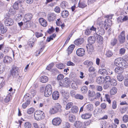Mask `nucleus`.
Instances as JSON below:
<instances>
[{"instance_id": "obj_1", "label": "nucleus", "mask_w": 128, "mask_h": 128, "mask_svg": "<svg viewBox=\"0 0 128 128\" xmlns=\"http://www.w3.org/2000/svg\"><path fill=\"white\" fill-rule=\"evenodd\" d=\"M34 117V119L36 120H41L44 118L45 115L44 113L41 110L35 111Z\"/></svg>"}, {"instance_id": "obj_2", "label": "nucleus", "mask_w": 128, "mask_h": 128, "mask_svg": "<svg viewBox=\"0 0 128 128\" xmlns=\"http://www.w3.org/2000/svg\"><path fill=\"white\" fill-rule=\"evenodd\" d=\"M61 110V106L59 103H57L50 108V112L52 114H54Z\"/></svg>"}, {"instance_id": "obj_3", "label": "nucleus", "mask_w": 128, "mask_h": 128, "mask_svg": "<svg viewBox=\"0 0 128 128\" xmlns=\"http://www.w3.org/2000/svg\"><path fill=\"white\" fill-rule=\"evenodd\" d=\"M104 22L102 21L100 22L99 25V26H98V31L96 34H98L101 35H104L105 33L104 30L103 28L104 27L106 26V24H103Z\"/></svg>"}, {"instance_id": "obj_4", "label": "nucleus", "mask_w": 128, "mask_h": 128, "mask_svg": "<svg viewBox=\"0 0 128 128\" xmlns=\"http://www.w3.org/2000/svg\"><path fill=\"white\" fill-rule=\"evenodd\" d=\"M52 88L50 84L47 85L46 86L44 94L46 97H49L52 93Z\"/></svg>"}, {"instance_id": "obj_5", "label": "nucleus", "mask_w": 128, "mask_h": 128, "mask_svg": "<svg viewBox=\"0 0 128 128\" xmlns=\"http://www.w3.org/2000/svg\"><path fill=\"white\" fill-rule=\"evenodd\" d=\"M18 68L17 67L14 66L12 68L10 73L13 78H16L18 76Z\"/></svg>"}, {"instance_id": "obj_6", "label": "nucleus", "mask_w": 128, "mask_h": 128, "mask_svg": "<svg viewBox=\"0 0 128 128\" xmlns=\"http://www.w3.org/2000/svg\"><path fill=\"white\" fill-rule=\"evenodd\" d=\"M124 32L122 31L118 36V39L120 43L122 44L125 41V36Z\"/></svg>"}, {"instance_id": "obj_7", "label": "nucleus", "mask_w": 128, "mask_h": 128, "mask_svg": "<svg viewBox=\"0 0 128 128\" xmlns=\"http://www.w3.org/2000/svg\"><path fill=\"white\" fill-rule=\"evenodd\" d=\"M88 53L89 54H91L94 51V48L92 44H88L86 46Z\"/></svg>"}, {"instance_id": "obj_8", "label": "nucleus", "mask_w": 128, "mask_h": 128, "mask_svg": "<svg viewBox=\"0 0 128 128\" xmlns=\"http://www.w3.org/2000/svg\"><path fill=\"white\" fill-rule=\"evenodd\" d=\"M4 23L5 26H12L14 23V20L12 19L8 18L5 19Z\"/></svg>"}, {"instance_id": "obj_9", "label": "nucleus", "mask_w": 128, "mask_h": 128, "mask_svg": "<svg viewBox=\"0 0 128 128\" xmlns=\"http://www.w3.org/2000/svg\"><path fill=\"white\" fill-rule=\"evenodd\" d=\"M61 122V120L60 118H56L52 120V123L53 125L58 126L60 124Z\"/></svg>"}, {"instance_id": "obj_10", "label": "nucleus", "mask_w": 128, "mask_h": 128, "mask_svg": "<svg viewBox=\"0 0 128 128\" xmlns=\"http://www.w3.org/2000/svg\"><path fill=\"white\" fill-rule=\"evenodd\" d=\"M69 97L68 94L67 93H64L62 95V102L64 104H66L68 101V98Z\"/></svg>"}, {"instance_id": "obj_11", "label": "nucleus", "mask_w": 128, "mask_h": 128, "mask_svg": "<svg viewBox=\"0 0 128 128\" xmlns=\"http://www.w3.org/2000/svg\"><path fill=\"white\" fill-rule=\"evenodd\" d=\"M47 18L49 22L53 21L56 18V15L53 13L49 14L48 15Z\"/></svg>"}, {"instance_id": "obj_12", "label": "nucleus", "mask_w": 128, "mask_h": 128, "mask_svg": "<svg viewBox=\"0 0 128 128\" xmlns=\"http://www.w3.org/2000/svg\"><path fill=\"white\" fill-rule=\"evenodd\" d=\"M85 54V51L83 48H79L76 50V54L78 56H82L84 55Z\"/></svg>"}, {"instance_id": "obj_13", "label": "nucleus", "mask_w": 128, "mask_h": 128, "mask_svg": "<svg viewBox=\"0 0 128 128\" xmlns=\"http://www.w3.org/2000/svg\"><path fill=\"white\" fill-rule=\"evenodd\" d=\"M86 0H80L78 3V6L81 8H84L87 6L86 4Z\"/></svg>"}, {"instance_id": "obj_14", "label": "nucleus", "mask_w": 128, "mask_h": 128, "mask_svg": "<svg viewBox=\"0 0 128 128\" xmlns=\"http://www.w3.org/2000/svg\"><path fill=\"white\" fill-rule=\"evenodd\" d=\"M70 82V79L68 78H65L63 80L64 84L66 87H69Z\"/></svg>"}, {"instance_id": "obj_15", "label": "nucleus", "mask_w": 128, "mask_h": 128, "mask_svg": "<svg viewBox=\"0 0 128 128\" xmlns=\"http://www.w3.org/2000/svg\"><path fill=\"white\" fill-rule=\"evenodd\" d=\"M108 70L109 71V69L108 68H107L106 70L104 69H100L99 71V72L103 76H106L108 74Z\"/></svg>"}, {"instance_id": "obj_16", "label": "nucleus", "mask_w": 128, "mask_h": 128, "mask_svg": "<svg viewBox=\"0 0 128 128\" xmlns=\"http://www.w3.org/2000/svg\"><path fill=\"white\" fill-rule=\"evenodd\" d=\"M84 42V39L82 38H80L74 41V43L77 46H80Z\"/></svg>"}, {"instance_id": "obj_17", "label": "nucleus", "mask_w": 128, "mask_h": 128, "mask_svg": "<svg viewBox=\"0 0 128 128\" xmlns=\"http://www.w3.org/2000/svg\"><path fill=\"white\" fill-rule=\"evenodd\" d=\"M7 28L4 27V25L1 24H0V32L2 34H4L6 33L7 31Z\"/></svg>"}, {"instance_id": "obj_18", "label": "nucleus", "mask_w": 128, "mask_h": 128, "mask_svg": "<svg viewBox=\"0 0 128 128\" xmlns=\"http://www.w3.org/2000/svg\"><path fill=\"white\" fill-rule=\"evenodd\" d=\"M115 71L116 73L118 74H122L124 71L123 69L122 68V67L118 66L115 69Z\"/></svg>"}, {"instance_id": "obj_19", "label": "nucleus", "mask_w": 128, "mask_h": 128, "mask_svg": "<svg viewBox=\"0 0 128 128\" xmlns=\"http://www.w3.org/2000/svg\"><path fill=\"white\" fill-rule=\"evenodd\" d=\"M39 21L41 25L44 27H46L47 25V21L43 18L39 19Z\"/></svg>"}, {"instance_id": "obj_20", "label": "nucleus", "mask_w": 128, "mask_h": 128, "mask_svg": "<svg viewBox=\"0 0 128 128\" xmlns=\"http://www.w3.org/2000/svg\"><path fill=\"white\" fill-rule=\"evenodd\" d=\"M22 2V0H19L16 2L13 6L14 9L18 10L19 8V5Z\"/></svg>"}, {"instance_id": "obj_21", "label": "nucleus", "mask_w": 128, "mask_h": 128, "mask_svg": "<svg viewBox=\"0 0 128 128\" xmlns=\"http://www.w3.org/2000/svg\"><path fill=\"white\" fill-rule=\"evenodd\" d=\"M122 59L120 58H118L115 59L114 62V64L116 66H120V64L122 61Z\"/></svg>"}, {"instance_id": "obj_22", "label": "nucleus", "mask_w": 128, "mask_h": 128, "mask_svg": "<svg viewBox=\"0 0 128 128\" xmlns=\"http://www.w3.org/2000/svg\"><path fill=\"white\" fill-rule=\"evenodd\" d=\"M96 82L99 84H102L104 82V78L103 76H99L97 78Z\"/></svg>"}, {"instance_id": "obj_23", "label": "nucleus", "mask_w": 128, "mask_h": 128, "mask_svg": "<svg viewBox=\"0 0 128 128\" xmlns=\"http://www.w3.org/2000/svg\"><path fill=\"white\" fill-rule=\"evenodd\" d=\"M12 58L10 57L6 56L4 58V63L6 64L10 63L12 60Z\"/></svg>"}, {"instance_id": "obj_24", "label": "nucleus", "mask_w": 128, "mask_h": 128, "mask_svg": "<svg viewBox=\"0 0 128 128\" xmlns=\"http://www.w3.org/2000/svg\"><path fill=\"white\" fill-rule=\"evenodd\" d=\"M52 97L54 100H57L59 97V92L57 91H54L52 94Z\"/></svg>"}, {"instance_id": "obj_25", "label": "nucleus", "mask_w": 128, "mask_h": 128, "mask_svg": "<svg viewBox=\"0 0 128 128\" xmlns=\"http://www.w3.org/2000/svg\"><path fill=\"white\" fill-rule=\"evenodd\" d=\"M48 80V78L45 76H43L40 78V81L42 83H45L47 82Z\"/></svg>"}, {"instance_id": "obj_26", "label": "nucleus", "mask_w": 128, "mask_h": 128, "mask_svg": "<svg viewBox=\"0 0 128 128\" xmlns=\"http://www.w3.org/2000/svg\"><path fill=\"white\" fill-rule=\"evenodd\" d=\"M120 66L122 67L123 69L127 68L128 66V64L125 60H122L121 64H120Z\"/></svg>"}, {"instance_id": "obj_27", "label": "nucleus", "mask_w": 128, "mask_h": 128, "mask_svg": "<svg viewBox=\"0 0 128 128\" xmlns=\"http://www.w3.org/2000/svg\"><path fill=\"white\" fill-rule=\"evenodd\" d=\"M88 44H92L94 43L95 39L93 36H90L88 38Z\"/></svg>"}, {"instance_id": "obj_28", "label": "nucleus", "mask_w": 128, "mask_h": 128, "mask_svg": "<svg viewBox=\"0 0 128 128\" xmlns=\"http://www.w3.org/2000/svg\"><path fill=\"white\" fill-rule=\"evenodd\" d=\"M85 65H87V68H88L92 65L93 64L92 62L88 60H86L83 63Z\"/></svg>"}, {"instance_id": "obj_29", "label": "nucleus", "mask_w": 128, "mask_h": 128, "mask_svg": "<svg viewBox=\"0 0 128 128\" xmlns=\"http://www.w3.org/2000/svg\"><path fill=\"white\" fill-rule=\"evenodd\" d=\"M74 45L73 44L69 46L67 49L68 54L71 53L74 48Z\"/></svg>"}, {"instance_id": "obj_30", "label": "nucleus", "mask_w": 128, "mask_h": 128, "mask_svg": "<svg viewBox=\"0 0 128 128\" xmlns=\"http://www.w3.org/2000/svg\"><path fill=\"white\" fill-rule=\"evenodd\" d=\"M92 116V114L90 113H87L82 114V118L83 119H86L90 118Z\"/></svg>"}, {"instance_id": "obj_31", "label": "nucleus", "mask_w": 128, "mask_h": 128, "mask_svg": "<svg viewBox=\"0 0 128 128\" xmlns=\"http://www.w3.org/2000/svg\"><path fill=\"white\" fill-rule=\"evenodd\" d=\"M128 108L126 106L120 107L119 108V110L121 113L123 114L126 111Z\"/></svg>"}, {"instance_id": "obj_32", "label": "nucleus", "mask_w": 128, "mask_h": 128, "mask_svg": "<svg viewBox=\"0 0 128 128\" xmlns=\"http://www.w3.org/2000/svg\"><path fill=\"white\" fill-rule=\"evenodd\" d=\"M81 91L82 93L85 94L88 90V88L86 86H84L81 88Z\"/></svg>"}, {"instance_id": "obj_33", "label": "nucleus", "mask_w": 128, "mask_h": 128, "mask_svg": "<svg viewBox=\"0 0 128 128\" xmlns=\"http://www.w3.org/2000/svg\"><path fill=\"white\" fill-rule=\"evenodd\" d=\"M117 91V89L116 88L113 87L110 90V94L111 95H114L116 93Z\"/></svg>"}, {"instance_id": "obj_34", "label": "nucleus", "mask_w": 128, "mask_h": 128, "mask_svg": "<svg viewBox=\"0 0 128 128\" xmlns=\"http://www.w3.org/2000/svg\"><path fill=\"white\" fill-rule=\"evenodd\" d=\"M68 15V12L66 10L63 11L62 13V16L63 18L67 17Z\"/></svg>"}, {"instance_id": "obj_35", "label": "nucleus", "mask_w": 128, "mask_h": 128, "mask_svg": "<svg viewBox=\"0 0 128 128\" xmlns=\"http://www.w3.org/2000/svg\"><path fill=\"white\" fill-rule=\"evenodd\" d=\"M78 108L76 106H73L71 110V112L74 113H76L78 112Z\"/></svg>"}, {"instance_id": "obj_36", "label": "nucleus", "mask_w": 128, "mask_h": 128, "mask_svg": "<svg viewBox=\"0 0 128 128\" xmlns=\"http://www.w3.org/2000/svg\"><path fill=\"white\" fill-rule=\"evenodd\" d=\"M113 54V53L110 50H107L105 54L106 57L110 58L111 57Z\"/></svg>"}, {"instance_id": "obj_37", "label": "nucleus", "mask_w": 128, "mask_h": 128, "mask_svg": "<svg viewBox=\"0 0 128 128\" xmlns=\"http://www.w3.org/2000/svg\"><path fill=\"white\" fill-rule=\"evenodd\" d=\"M75 116L72 114H70L69 116V120L71 122H73L75 120Z\"/></svg>"}, {"instance_id": "obj_38", "label": "nucleus", "mask_w": 128, "mask_h": 128, "mask_svg": "<svg viewBox=\"0 0 128 128\" xmlns=\"http://www.w3.org/2000/svg\"><path fill=\"white\" fill-rule=\"evenodd\" d=\"M82 125V123L79 121H76L74 124L75 126L77 128L81 127Z\"/></svg>"}, {"instance_id": "obj_39", "label": "nucleus", "mask_w": 128, "mask_h": 128, "mask_svg": "<svg viewBox=\"0 0 128 128\" xmlns=\"http://www.w3.org/2000/svg\"><path fill=\"white\" fill-rule=\"evenodd\" d=\"M109 84L112 86H116L117 84V82L115 79L112 78V79L111 81H110Z\"/></svg>"}, {"instance_id": "obj_40", "label": "nucleus", "mask_w": 128, "mask_h": 128, "mask_svg": "<svg viewBox=\"0 0 128 128\" xmlns=\"http://www.w3.org/2000/svg\"><path fill=\"white\" fill-rule=\"evenodd\" d=\"M104 22L103 23V24H106V26H110L112 24L111 20L110 19H108L107 20H106L104 22Z\"/></svg>"}, {"instance_id": "obj_41", "label": "nucleus", "mask_w": 128, "mask_h": 128, "mask_svg": "<svg viewBox=\"0 0 128 128\" xmlns=\"http://www.w3.org/2000/svg\"><path fill=\"white\" fill-rule=\"evenodd\" d=\"M68 3L67 2L64 1L62 2L60 4V7L64 9L66 8L67 6Z\"/></svg>"}, {"instance_id": "obj_42", "label": "nucleus", "mask_w": 128, "mask_h": 128, "mask_svg": "<svg viewBox=\"0 0 128 128\" xmlns=\"http://www.w3.org/2000/svg\"><path fill=\"white\" fill-rule=\"evenodd\" d=\"M66 106V109L68 110L70 109L73 106V103L72 102H68Z\"/></svg>"}, {"instance_id": "obj_43", "label": "nucleus", "mask_w": 128, "mask_h": 128, "mask_svg": "<svg viewBox=\"0 0 128 128\" xmlns=\"http://www.w3.org/2000/svg\"><path fill=\"white\" fill-rule=\"evenodd\" d=\"M26 100V102L23 104H22V106L23 108H25L26 106L30 104V101L28 100Z\"/></svg>"}, {"instance_id": "obj_44", "label": "nucleus", "mask_w": 128, "mask_h": 128, "mask_svg": "<svg viewBox=\"0 0 128 128\" xmlns=\"http://www.w3.org/2000/svg\"><path fill=\"white\" fill-rule=\"evenodd\" d=\"M11 97V96L10 95H8L4 98V102L6 103L9 102L10 100Z\"/></svg>"}, {"instance_id": "obj_45", "label": "nucleus", "mask_w": 128, "mask_h": 128, "mask_svg": "<svg viewBox=\"0 0 128 128\" xmlns=\"http://www.w3.org/2000/svg\"><path fill=\"white\" fill-rule=\"evenodd\" d=\"M86 108L88 110L92 111L93 110V106L91 104H89L86 106Z\"/></svg>"}, {"instance_id": "obj_46", "label": "nucleus", "mask_w": 128, "mask_h": 128, "mask_svg": "<svg viewBox=\"0 0 128 128\" xmlns=\"http://www.w3.org/2000/svg\"><path fill=\"white\" fill-rule=\"evenodd\" d=\"M56 67L60 69H62L64 68V65L61 63L57 64L56 65Z\"/></svg>"}, {"instance_id": "obj_47", "label": "nucleus", "mask_w": 128, "mask_h": 128, "mask_svg": "<svg viewBox=\"0 0 128 128\" xmlns=\"http://www.w3.org/2000/svg\"><path fill=\"white\" fill-rule=\"evenodd\" d=\"M25 128H31L32 126L31 124L28 122H26L24 124Z\"/></svg>"}, {"instance_id": "obj_48", "label": "nucleus", "mask_w": 128, "mask_h": 128, "mask_svg": "<svg viewBox=\"0 0 128 128\" xmlns=\"http://www.w3.org/2000/svg\"><path fill=\"white\" fill-rule=\"evenodd\" d=\"M75 98L77 99L82 100L83 99L84 97L83 96L80 94H77L75 96Z\"/></svg>"}, {"instance_id": "obj_49", "label": "nucleus", "mask_w": 128, "mask_h": 128, "mask_svg": "<svg viewBox=\"0 0 128 128\" xmlns=\"http://www.w3.org/2000/svg\"><path fill=\"white\" fill-rule=\"evenodd\" d=\"M122 120L124 122H127L128 121V116L126 115H124L122 117Z\"/></svg>"}, {"instance_id": "obj_50", "label": "nucleus", "mask_w": 128, "mask_h": 128, "mask_svg": "<svg viewBox=\"0 0 128 128\" xmlns=\"http://www.w3.org/2000/svg\"><path fill=\"white\" fill-rule=\"evenodd\" d=\"M32 14H27L25 16L26 18V19L27 22H29L32 18Z\"/></svg>"}, {"instance_id": "obj_51", "label": "nucleus", "mask_w": 128, "mask_h": 128, "mask_svg": "<svg viewBox=\"0 0 128 128\" xmlns=\"http://www.w3.org/2000/svg\"><path fill=\"white\" fill-rule=\"evenodd\" d=\"M112 79L111 78L108 76H107L105 78H104V81H106V82L110 83Z\"/></svg>"}, {"instance_id": "obj_52", "label": "nucleus", "mask_w": 128, "mask_h": 128, "mask_svg": "<svg viewBox=\"0 0 128 128\" xmlns=\"http://www.w3.org/2000/svg\"><path fill=\"white\" fill-rule=\"evenodd\" d=\"M117 78L118 81L121 82L123 80L124 77L121 74L117 76Z\"/></svg>"}, {"instance_id": "obj_53", "label": "nucleus", "mask_w": 128, "mask_h": 128, "mask_svg": "<svg viewBox=\"0 0 128 128\" xmlns=\"http://www.w3.org/2000/svg\"><path fill=\"white\" fill-rule=\"evenodd\" d=\"M117 40L116 38H114L112 40L111 42V44L112 45L114 46L117 43Z\"/></svg>"}, {"instance_id": "obj_54", "label": "nucleus", "mask_w": 128, "mask_h": 128, "mask_svg": "<svg viewBox=\"0 0 128 128\" xmlns=\"http://www.w3.org/2000/svg\"><path fill=\"white\" fill-rule=\"evenodd\" d=\"M44 48V46H43L42 48H41L40 50L39 51H38L36 52L34 55L36 56H37L40 53V52H42Z\"/></svg>"}, {"instance_id": "obj_55", "label": "nucleus", "mask_w": 128, "mask_h": 128, "mask_svg": "<svg viewBox=\"0 0 128 128\" xmlns=\"http://www.w3.org/2000/svg\"><path fill=\"white\" fill-rule=\"evenodd\" d=\"M92 31L90 28H87L85 30V33L86 35H90Z\"/></svg>"}, {"instance_id": "obj_56", "label": "nucleus", "mask_w": 128, "mask_h": 128, "mask_svg": "<svg viewBox=\"0 0 128 128\" xmlns=\"http://www.w3.org/2000/svg\"><path fill=\"white\" fill-rule=\"evenodd\" d=\"M9 12L12 15H14L16 13V11L14 9L10 8L9 10Z\"/></svg>"}, {"instance_id": "obj_57", "label": "nucleus", "mask_w": 128, "mask_h": 128, "mask_svg": "<svg viewBox=\"0 0 128 128\" xmlns=\"http://www.w3.org/2000/svg\"><path fill=\"white\" fill-rule=\"evenodd\" d=\"M70 124L67 122H64L63 124V127L64 128H68L70 126Z\"/></svg>"}, {"instance_id": "obj_58", "label": "nucleus", "mask_w": 128, "mask_h": 128, "mask_svg": "<svg viewBox=\"0 0 128 128\" xmlns=\"http://www.w3.org/2000/svg\"><path fill=\"white\" fill-rule=\"evenodd\" d=\"M54 65V64L53 63L50 64L46 67V69L48 70H50L53 67Z\"/></svg>"}, {"instance_id": "obj_59", "label": "nucleus", "mask_w": 128, "mask_h": 128, "mask_svg": "<svg viewBox=\"0 0 128 128\" xmlns=\"http://www.w3.org/2000/svg\"><path fill=\"white\" fill-rule=\"evenodd\" d=\"M96 37H97V39L100 41H102L103 40V37L100 35H98V34H96Z\"/></svg>"}, {"instance_id": "obj_60", "label": "nucleus", "mask_w": 128, "mask_h": 128, "mask_svg": "<svg viewBox=\"0 0 128 128\" xmlns=\"http://www.w3.org/2000/svg\"><path fill=\"white\" fill-rule=\"evenodd\" d=\"M110 85L109 82L107 83L106 82L105 84L103 86V88L104 89H106L110 88Z\"/></svg>"}, {"instance_id": "obj_61", "label": "nucleus", "mask_w": 128, "mask_h": 128, "mask_svg": "<svg viewBox=\"0 0 128 128\" xmlns=\"http://www.w3.org/2000/svg\"><path fill=\"white\" fill-rule=\"evenodd\" d=\"M22 16L21 15L18 16H17V15L16 16H15L14 19L17 21H19L22 18Z\"/></svg>"}, {"instance_id": "obj_62", "label": "nucleus", "mask_w": 128, "mask_h": 128, "mask_svg": "<svg viewBox=\"0 0 128 128\" xmlns=\"http://www.w3.org/2000/svg\"><path fill=\"white\" fill-rule=\"evenodd\" d=\"M64 78L63 75L62 74H59L57 76V79L58 80H60Z\"/></svg>"}, {"instance_id": "obj_63", "label": "nucleus", "mask_w": 128, "mask_h": 128, "mask_svg": "<svg viewBox=\"0 0 128 128\" xmlns=\"http://www.w3.org/2000/svg\"><path fill=\"white\" fill-rule=\"evenodd\" d=\"M95 69L92 66L89 67L88 71L90 72H94L95 70Z\"/></svg>"}, {"instance_id": "obj_64", "label": "nucleus", "mask_w": 128, "mask_h": 128, "mask_svg": "<svg viewBox=\"0 0 128 128\" xmlns=\"http://www.w3.org/2000/svg\"><path fill=\"white\" fill-rule=\"evenodd\" d=\"M117 104L116 102V101H114L112 102V108L113 109H115L116 108Z\"/></svg>"}]
</instances>
